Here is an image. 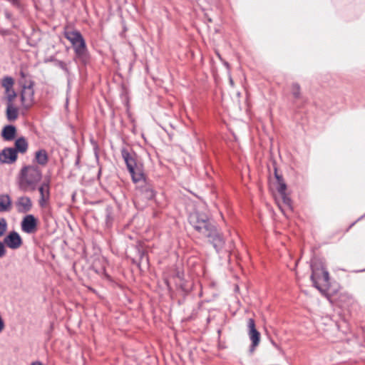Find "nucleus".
Instances as JSON below:
<instances>
[{"instance_id": "nucleus-15", "label": "nucleus", "mask_w": 365, "mask_h": 365, "mask_svg": "<svg viewBox=\"0 0 365 365\" xmlns=\"http://www.w3.org/2000/svg\"><path fill=\"white\" fill-rule=\"evenodd\" d=\"M121 155L128 171L133 172V169L138 167L135 158V155L130 153L129 151L125 148H123L121 150Z\"/></svg>"}, {"instance_id": "nucleus-11", "label": "nucleus", "mask_w": 365, "mask_h": 365, "mask_svg": "<svg viewBox=\"0 0 365 365\" xmlns=\"http://www.w3.org/2000/svg\"><path fill=\"white\" fill-rule=\"evenodd\" d=\"M14 205L18 212L27 213L31 210L33 202L29 197L22 195L16 198Z\"/></svg>"}, {"instance_id": "nucleus-1", "label": "nucleus", "mask_w": 365, "mask_h": 365, "mask_svg": "<svg viewBox=\"0 0 365 365\" xmlns=\"http://www.w3.org/2000/svg\"><path fill=\"white\" fill-rule=\"evenodd\" d=\"M41 178V170L36 165H26L19 173V189L24 192L34 191Z\"/></svg>"}, {"instance_id": "nucleus-10", "label": "nucleus", "mask_w": 365, "mask_h": 365, "mask_svg": "<svg viewBox=\"0 0 365 365\" xmlns=\"http://www.w3.org/2000/svg\"><path fill=\"white\" fill-rule=\"evenodd\" d=\"M38 220L33 215H26L21 220V230L26 234L34 233L37 230Z\"/></svg>"}, {"instance_id": "nucleus-13", "label": "nucleus", "mask_w": 365, "mask_h": 365, "mask_svg": "<svg viewBox=\"0 0 365 365\" xmlns=\"http://www.w3.org/2000/svg\"><path fill=\"white\" fill-rule=\"evenodd\" d=\"M4 242L8 247L16 250L21 246L22 239L18 232L13 231L4 237Z\"/></svg>"}, {"instance_id": "nucleus-22", "label": "nucleus", "mask_w": 365, "mask_h": 365, "mask_svg": "<svg viewBox=\"0 0 365 365\" xmlns=\"http://www.w3.org/2000/svg\"><path fill=\"white\" fill-rule=\"evenodd\" d=\"M16 97L17 94L14 90L5 92L4 99L6 100V106L15 104L14 101L16 98Z\"/></svg>"}, {"instance_id": "nucleus-17", "label": "nucleus", "mask_w": 365, "mask_h": 365, "mask_svg": "<svg viewBox=\"0 0 365 365\" xmlns=\"http://www.w3.org/2000/svg\"><path fill=\"white\" fill-rule=\"evenodd\" d=\"M20 108L16 104H11L6 106V117L9 122L15 121L19 113Z\"/></svg>"}, {"instance_id": "nucleus-23", "label": "nucleus", "mask_w": 365, "mask_h": 365, "mask_svg": "<svg viewBox=\"0 0 365 365\" xmlns=\"http://www.w3.org/2000/svg\"><path fill=\"white\" fill-rule=\"evenodd\" d=\"M292 94L295 98L300 97V86L298 83H294L291 87Z\"/></svg>"}, {"instance_id": "nucleus-16", "label": "nucleus", "mask_w": 365, "mask_h": 365, "mask_svg": "<svg viewBox=\"0 0 365 365\" xmlns=\"http://www.w3.org/2000/svg\"><path fill=\"white\" fill-rule=\"evenodd\" d=\"M12 210V200L9 194H0V213L9 212Z\"/></svg>"}, {"instance_id": "nucleus-27", "label": "nucleus", "mask_w": 365, "mask_h": 365, "mask_svg": "<svg viewBox=\"0 0 365 365\" xmlns=\"http://www.w3.org/2000/svg\"><path fill=\"white\" fill-rule=\"evenodd\" d=\"M4 320L1 317V316L0 315V333L4 330Z\"/></svg>"}, {"instance_id": "nucleus-18", "label": "nucleus", "mask_w": 365, "mask_h": 365, "mask_svg": "<svg viewBox=\"0 0 365 365\" xmlns=\"http://www.w3.org/2000/svg\"><path fill=\"white\" fill-rule=\"evenodd\" d=\"M16 134V128L14 125H7L4 127L1 131V136L4 140L11 141L15 138Z\"/></svg>"}, {"instance_id": "nucleus-30", "label": "nucleus", "mask_w": 365, "mask_h": 365, "mask_svg": "<svg viewBox=\"0 0 365 365\" xmlns=\"http://www.w3.org/2000/svg\"><path fill=\"white\" fill-rule=\"evenodd\" d=\"M21 75L22 77H24V73L23 71L21 72Z\"/></svg>"}, {"instance_id": "nucleus-29", "label": "nucleus", "mask_w": 365, "mask_h": 365, "mask_svg": "<svg viewBox=\"0 0 365 365\" xmlns=\"http://www.w3.org/2000/svg\"><path fill=\"white\" fill-rule=\"evenodd\" d=\"M224 64H225L227 67H228V66H229L228 63H227V62H226V61H225V62H224Z\"/></svg>"}, {"instance_id": "nucleus-7", "label": "nucleus", "mask_w": 365, "mask_h": 365, "mask_svg": "<svg viewBox=\"0 0 365 365\" xmlns=\"http://www.w3.org/2000/svg\"><path fill=\"white\" fill-rule=\"evenodd\" d=\"M275 175L279 182V187H278L277 190H278V192H279V194L281 195V197H282V204H279V209L282 210V212L284 214H285L287 210H292L291 199L288 196H287L285 194V190H286V187H287L285 183L282 182L281 178L277 173H275Z\"/></svg>"}, {"instance_id": "nucleus-24", "label": "nucleus", "mask_w": 365, "mask_h": 365, "mask_svg": "<svg viewBox=\"0 0 365 365\" xmlns=\"http://www.w3.org/2000/svg\"><path fill=\"white\" fill-rule=\"evenodd\" d=\"M8 224L5 218H0V237L4 235L7 230Z\"/></svg>"}, {"instance_id": "nucleus-3", "label": "nucleus", "mask_w": 365, "mask_h": 365, "mask_svg": "<svg viewBox=\"0 0 365 365\" xmlns=\"http://www.w3.org/2000/svg\"><path fill=\"white\" fill-rule=\"evenodd\" d=\"M64 36L67 38L73 48L76 58L83 63H86L88 59V50L86 41L81 34L78 31H71L65 29Z\"/></svg>"}, {"instance_id": "nucleus-26", "label": "nucleus", "mask_w": 365, "mask_h": 365, "mask_svg": "<svg viewBox=\"0 0 365 365\" xmlns=\"http://www.w3.org/2000/svg\"><path fill=\"white\" fill-rule=\"evenodd\" d=\"M6 254V250L5 248V243L0 241V258L4 257Z\"/></svg>"}, {"instance_id": "nucleus-12", "label": "nucleus", "mask_w": 365, "mask_h": 365, "mask_svg": "<svg viewBox=\"0 0 365 365\" xmlns=\"http://www.w3.org/2000/svg\"><path fill=\"white\" fill-rule=\"evenodd\" d=\"M16 159V150L14 148H5L0 152L1 164H12Z\"/></svg>"}, {"instance_id": "nucleus-2", "label": "nucleus", "mask_w": 365, "mask_h": 365, "mask_svg": "<svg viewBox=\"0 0 365 365\" xmlns=\"http://www.w3.org/2000/svg\"><path fill=\"white\" fill-rule=\"evenodd\" d=\"M311 279L314 286L322 294H326L329 287V274L322 263L311 264Z\"/></svg>"}, {"instance_id": "nucleus-19", "label": "nucleus", "mask_w": 365, "mask_h": 365, "mask_svg": "<svg viewBox=\"0 0 365 365\" xmlns=\"http://www.w3.org/2000/svg\"><path fill=\"white\" fill-rule=\"evenodd\" d=\"M34 161L39 165L45 166L48 161V153L46 150L40 149L35 153Z\"/></svg>"}, {"instance_id": "nucleus-9", "label": "nucleus", "mask_w": 365, "mask_h": 365, "mask_svg": "<svg viewBox=\"0 0 365 365\" xmlns=\"http://www.w3.org/2000/svg\"><path fill=\"white\" fill-rule=\"evenodd\" d=\"M247 327H248V335L252 341V344L250 346V351L253 352L255 348L259 345L260 341V334L257 330L255 327V320L252 318H250L247 321Z\"/></svg>"}, {"instance_id": "nucleus-6", "label": "nucleus", "mask_w": 365, "mask_h": 365, "mask_svg": "<svg viewBox=\"0 0 365 365\" xmlns=\"http://www.w3.org/2000/svg\"><path fill=\"white\" fill-rule=\"evenodd\" d=\"M34 82L29 81L28 84L22 86L21 91V102L22 109L27 110L34 104Z\"/></svg>"}, {"instance_id": "nucleus-21", "label": "nucleus", "mask_w": 365, "mask_h": 365, "mask_svg": "<svg viewBox=\"0 0 365 365\" xmlns=\"http://www.w3.org/2000/svg\"><path fill=\"white\" fill-rule=\"evenodd\" d=\"M1 86L5 89V92L14 90L13 86L14 84V81L13 78L10 76H5L1 79Z\"/></svg>"}, {"instance_id": "nucleus-8", "label": "nucleus", "mask_w": 365, "mask_h": 365, "mask_svg": "<svg viewBox=\"0 0 365 365\" xmlns=\"http://www.w3.org/2000/svg\"><path fill=\"white\" fill-rule=\"evenodd\" d=\"M40 197L38 199V205L41 208H45L50 200V180H45L38 187Z\"/></svg>"}, {"instance_id": "nucleus-5", "label": "nucleus", "mask_w": 365, "mask_h": 365, "mask_svg": "<svg viewBox=\"0 0 365 365\" xmlns=\"http://www.w3.org/2000/svg\"><path fill=\"white\" fill-rule=\"evenodd\" d=\"M134 183L137 184V188L140 193L146 199H151L154 197V192L149 185L145 182V175L142 170L137 167L129 171Z\"/></svg>"}, {"instance_id": "nucleus-14", "label": "nucleus", "mask_w": 365, "mask_h": 365, "mask_svg": "<svg viewBox=\"0 0 365 365\" xmlns=\"http://www.w3.org/2000/svg\"><path fill=\"white\" fill-rule=\"evenodd\" d=\"M211 236H205L210 239V242L212 244L214 248L217 252L221 251L225 246V240L223 237L217 231L215 225L213 227V232Z\"/></svg>"}, {"instance_id": "nucleus-4", "label": "nucleus", "mask_w": 365, "mask_h": 365, "mask_svg": "<svg viewBox=\"0 0 365 365\" xmlns=\"http://www.w3.org/2000/svg\"><path fill=\"white\" fill-rule=\"evenodd\" d=\"M189 222L193 228L203 236H211L215 225L205 213L195 211L189 216Z\"/></svg>"}, {"instance_id": "nucleus-25", "label": "nucleus", "mask_w": 365, "mask_h": 365, "mask_svg": "<svg viewBox=\"0 0 365 365\" xmlns=\"http://www.w3.org/2000/svg\"><path fill=\"white\" fill-rule=\"evenodd\" d=\"M55 65L62 69L65 73H68L69 71L66 63L60 60L55 61Z\"/></svg>"}, {"instance_id": "nucleus-28", "label": "nucleus", "mask_w": 365, "mask_h": 365, "mask_svg": "<svg viewBox=\"0 0 365 365\" xmlns=\"http://www.w3.org/2000/svg\"><path fill=\"white\" fill-rule=\"evenodd\" d=\"M31 365H43L41 362L36 361L31 363Z\"/></svg>"}, {"instance_id": "nucleus-20", "label": "nucleus", "mask_w": 365, "mask_h": 365, "mask_svg": "<svg viewBox=\"0 0 365 365\" xmlns=\"http://www.w3.org/2000/svg\"><path fill=\"white\" fill-rule=\"evenodd\" d=\"M16 150V153L19 152L21 153H24L26 152L28 149V143L25 138L21 137L16 140L15 141V148Z\"/></svg>"}, {"instance_id": "nucleus-31", "label": "nucleus", "mask_w": 365, "mask_h": 365, "mask_svg": "<svg viewBox=\"0 0 365 365\" xmlns=\"http://www.w3.org/2000/svg\"><path fill=\"white\" fill-rule=\"evenodd\" d=\"M230 83L232 85L233 84V81H232V78H230Z\"/></svg>"}]
</instances>
